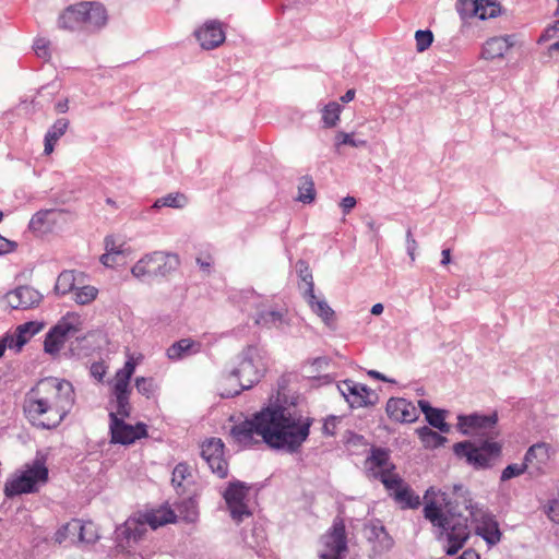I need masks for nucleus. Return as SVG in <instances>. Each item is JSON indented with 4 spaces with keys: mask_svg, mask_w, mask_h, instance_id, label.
I'll return each instance as SVG.
<instances>
[{
    "mask_svg": "<svg viewBox=\"0 0 559 559\" xmlns=\"http://www.w3.org/2000/svg\"><path fill=\"white\" fill-rule=\"evenodd\" d=\"M309 419L292 408L269 406L235 425L230 436L242 448L266 443L271 448L294 451L309 436Z\"/></svg>",
    "mask_w": 559,
    "mask_h": 559,
    "instance_id": "1",
    "label": "nucleus"
},
{
    "mask_svg": "<svg viewBox=\"0 0 559 559\" xmlns=\"http://www.w3.org/2000/svg\"><path fill=\"white\" fill-rule=\"evenodd\" d=\"M476 510L462 486H454L450 495L431 487L424 496V515L437 530L438 538L447 540L449 555L457 552L467 540L468 516Z\"/></svg>",
    "mask_w": 559,
    "mask_h": 559,
    "instance_id": "2",
    "label": "nucleus"
},
{
    "mask_svg": "<svg viewBox=\"0 0 559 559\" xmlns=\"http://www.w3.org/2000/svg\"><path fill=\"white\" fill-rule=\"evenodd\" d=\"M74 400V389L69 381L45 378L26 393L23 411L33 426L52 429L59 426L71 411Z\"/></svg>",
    "mask_w": 559,
    "mask_h": 559,
    "instance_id": "3",
    "label": "nucleus"
},
{
    "mask_svg": "<svg viewBox=\"0 0 559 559\" xmlns=\"http://www.w3.org/2000/svg\"><path fill=\"white\" fill-rule=\"evenodd\" d=\"M496 415L492 416H460L459 427L464 433H475L484 439L465 441L454 445V452L475 467L487 466L500 453V445L493 441L496 432Z\"/></svg>",
    "mask_w": 559,
    "mask_h": 559,
    "instance_id": "4",
    "label": "nucleus"
},
{
    "mask_svg": "<svg viewBox=\"0 0 559 559\" xmlns=\"http://www.w3.org/2000/svg\"><path fill=\"white\" fill-rule=\"evenodd\" d=\"M230 300L260 328L278 329L289 323V310L283 300L265 298L252 288L234 292Z\"/></svg>",
    "mask_w": 559,
    "mask_h": 559,
    "instance_id": "5",
    "label": "nucleus"
},
{
    "mask_svg": "<svg viewBox=\"0 0 559 559\" xmlns=\"http://www.w3.org/2000/svg\"><path fill=\"white\" fill-rule=\"evenodd\" d=\"M266 370L264 355L257 347H249L229 377V381L236 379L239 389H235L229 394H238L241 390L250 389L260 381Z\"/></svg>",
    "mask_w": 559,
    "mask_h": 559,
    "instance_id": "6",
    "label": "nucleus"
},
{
    "mask_svg": "<svg viewBox=\"0 0 559 559\" xmlns=\"http://www.w3.org/2000/svg\"><path fill=\"white\" fill-rule=\"evenodd\" d=\"M48 480V468L44 460L37 459L15 474L4 486V492L8 497L22 493L35 492L38 487Z\"/></svg>",
    "mask_w": 559,
    "mask_h": 559,
    "instance_id": "7",
    "label": "nucleus"
},
{
    "mask_svg": "<svg viewBox=\"0 0 559 559\" xmlns=\"http://www.w3.org/2000/svg\"><path fill=\"white\" fill-rule=\"evenodd\" d=\"M84 320L76 312H68L58 323L48 332L44 348L50 355L58 354L64 346L68 338L75 336L83 330Z\"/></svg>",
    "mask_w": 559,
    "mask_h": 559,
    "instance_id": "8",
    "label": "nucleus"
},
{
    "mask_svg": "<svg viewBox=\"0 0 559 559\" xmlns=\"http://www.w3.org/2000/svg\"><path fill=\"white\" fill-rule=\"evenodd\" d=\"M136 361L130 357L124 366L119 369L111 381V395L116 401L117 414L121 417H128L131 413L130 395L131 386L130 380L136 367Z\"/></svg>",
    "mask_w": 559,
    "mask_h": 559,
    "instance_id": "9",
    "label": "nucleus"
},
{
    "mask_svg": "<svg viewBox=\"0 0 559 559\" xmlns=\"http://www.w3.org/2000/svg\"><path fill=\"white\" fill-rule=\"evenodd\" d=\"M173 263H177L176 257L164 252H154L140 259L132 267L131 272L138 278L153 275H166L173 267Z\"/></svg>",
    "mask_w": 559,
    "mask_h": 559,
    "instance_id": "10",
    "label": "nucleus"
},
{
    "mask_svg": "<svg viewBox=\"0 0 559 559\" xmlns=\"http://www.w3.org/2000/svg\"><path fill=\"white\" fill-rule=\"evenodd\" d=\"M322 540L323 549L320 552V559H343L347 545L345 525L342 521L335 522Z\"/></svg>",
    "mask_w": 559,
    "mask_h": 559,
    "instance_id": "11",
    "label": "nucleus"
},
{
    "mask_svg": "<svg viewBox=\"0 0 559 559\" xmlns=\"http://www.w3.org/2000/svg\"><path fill=\"white\" fill-rule=\"evenodd\" d=\"M110 432L111 440L121 444H131L147 436L144 424H136L135 426L126 424L122 419L118 418L117 412L110 413Z\"/></svg>",
    "mask_w": 559,
    "mask_h": 559,
    "instance_id": "12",
    "label": "nucleus"
},
{
    "mask_svg": "<svg viewBox=\"0 0 559 559\" xmlns=\"http://www.w3.org/2000/svg\"><path fill=\"white\" fill-rule=\"evenodd\" d=\"M383 485L391 495L394 497L396 502L403 506V508H417L420 504L419 496L415 495L413 489L403 481L395 473L383 474Z\"/></svg>",
    "mask_w": 559,
    "mask_h": 559,
    "instance_id": "13",
    "label": "nucleus"
},
{
    "mask_svg": "<svg viewBox=\"0 0 559 559\" xmlns=\"http://www.w3.org/2000/svg\"><path fill=\"white\" fill-rule=\"evenodd\" d=\"M249 487L241 483H233L225 492L226 503L230 510L234 520L240 522L243 516H249L248 508Z\"/></svg>",
    "mask_w": 559,
    "mask_h": 559,
    "instance_id": "14",
    "label": "nucleus"
},
{
    "mask_svg": "<svg viewBox=\"0 0 559 559\" xmlns=\"http://www.w3.org/2000/svg\"><path fill=\"white\" fill-rule=\"evenodd\" d=\"M457 2L459 11L463 16L486 20L501 13V4L498 0H457Z\"/></svg>",
    "mask_w": 559,
    "mask_h": 559,
    "instance_id": "15",
    "label": "nucleus"
},
{
    "mask_svg": "<svg viewBox=\"0 0 559 559\" xmlns=\"http://www.w3.org/2000/svg\"><path fill=\"white\" fill-rule=\"evenodd\" d=\"M338 388L353 407L373 405L378 400L377 394L371 389L352 380L343 381Z\"/></svg>",
    "mask_w": 559,
    "mask_h": 559,
    "instance_id": "16",
    "label": "nucleus"
},
{
    "mask_svg": "<svg viewBox=\"0 0 559 559\" xmlns=\"http://www.w3.org/2000/svg\"><path fill=\"white\" fill-rule=\"evenodd\" d=\"M201 455L213 473L222 478L227 475L228 464L224 457V443L221 439L211 438L203 442Z\"/></svg>",
    "mask_w": 559,
    "mask_h": 559,
    "instance_id": "17",
    "label": "nucleus"
},
{
    "mask_svg": "<svg viewBox=\"0 0 559 559\" xmlns=\"http://www.w3.org/2000/svg\"><path fill=\"white\" fill-rule=\"evenodd\" d=\"M472 523L475 524V530L489 545H496L500 542L501 532L497 521L484 510L479 509L471 511Z\"/></svg>",
    "mask_w": 559,
    "mask_h": 559,
    "instance_id": "18",
    "label": "nucleus"
},
{
    "mask_svg": "<svg viewBox=\"0 0 559 559\" xmlns=\"http://www.w3.org/2000/svg\"><path fill=\"white\" fill-rule=\"evenodd\" d=\"M385 412L391 420L400 424L414 423L419 417L417 407L403 397L389 399Z\"/></svg>",
    "mask_w": 559,
    "mask_h": 559,
    "instance_id": "19",
    "label": "nucleus"
},
{
    "mask_svg": "<svg viewBox=\"0 0 559 559\" xmlns=\"http://www.w3.org/2000/svg\"><path fill=\"white\" fill-rule=\"evenodd\" d=\"M554 451L547 443L532 445L525 455V468L531 474H542L549 466Z\"/></svg>",
    "mask_w": 559,
    "mask_h": 559,
    "instance_id": "20",
    "label": "nucleus"
},
{
    "mask_svg": "<svg viewBox=\"0 0 559 559\" xmlns=\"http://www.w3.org/2000/svg\"><path fill=\"white\" fill-rule=\"evenodd\" d=\"M304 281L307 284V299L311 310L321 318V320L330 328L336 323L335 311L324 301L314 295L313 281L310 273L304 275Z\"/></svg>",
    "mask_w": 559,
    "mask_h": 559,
    "instance_id": "21",
    "label": "nucleus"
},
{
    "mask_svg": "<svg viewBox=\"0 0 559 559\" xmlns=\"http://www.w3.org/2000/svg\"><path fill=\"white\" fill-rule=\"evenodd\" d=\"M129 248L126 242L115 236L105 238V253L100 257V262L107 267L123 265L127 262Z\"/></svg>",
    "mask_w": 559,
    "mask_h": 559,
    "instance_id": "22",
    "label": "nucleus"
},
{
    "mask_svg": "<svg viewBox=\"0 0 559 559\" xmlns=\"http://www.w3.org/2000/svg\"><path fill=\"white\" fill-rule=\"evenodd\" d=\"M41 324L37 322H27L19 325L12 335H7L0 341L5 344V348H15L21 350L22 347L41 329Z\"/></svg>",
    "mask_w": 559,
    "mask_h": 559,
    "instance_id": "23",
    "label": "nucleus"
},
{
    "mask_svg": "<svg viewBox=\"0 0 559 559\" xmlns=\"http://www.w3.org/2000/svg\"><path fill=\"white\" fill-rule=\"evenodd\" d=\"M83 24L88 32L98 31L107 23L108 15L105 7L96 1H84Z\"/></svg>",
    "mask_w": 559,
    "mask_h": 559,
    "instance_id": "24",
    "label": "nucleus"
},
{
    "mask_svg": "<svg viewBox=\"0 0 559 559\" xmlns=\"http://www.w3.org/2000/svg\"><path fill=\"white\" fill-rule=\"evenodd\" d=\"M197 39L204 49H214L225 40V33L217 22H207L195 32Z\"/></svg>",
    "mask_w": 559,
    "mask_h": 559,
    "instance_id": "25",
    "label": "nucleus"
},
{
    "mask_svg": "<svg viewBox=\"0 0 559 559\" xmlns=\"http://www.w3.org/2000/svg\"><path fill=\"white\" fill-rule=\"evenodd\" d=\"M514 45V36H495L485 41L481 56L487 60L501 59Z\"/></svg>",
    "mask_w": 559,
    "mask_h": 559,
    "instance_id": "26",
    "label": "nucleus"
},
{
    "mask_svg": "<svg viewBox=\"0 0 559 559\" xmlns=\"http://www.w3.org/2000/svg\"><path fill=\"white\" fill-rule=\"evenodd\" d=\"M5 299L12 309H28L39 304L40 296L35 289L21 286L7 294Z\"/></svg>",
    "mask_w": 559,
    "mask_h": 559,
    "instance_id": "27",
    "label": "nucleus"
},
{
    "mask_svg": "<svg viewBox=\"0 0 559 559\" xmlns=\"http://www.w3.org/2000/svg\"><path fill=\"white\" fill-rule=\"evenodd\" d=\"M85 7L86 5L83 1L66 8L58 19L59 27L71 32L76 29H84L83 15L85 13Z\"/></svg>",
    "mask_w": 559,
    "mask_h": 559,
    "instance_id": "28",
    "label": "nucleus"
},
{
    "mask_svg": "<svg viewBox=\"0 0 559 559\" xmlns=\"http://www.w3.org/2000/svg\"><path fill=\"white\" fill-rule=\"evenodd\" d=\"M142 514L144 515V521L147 522V525L152 530H156L169 523H175L178 516L175 511L166 506L158 509H152Z\"/></svg>",
    "mask_w": 559,
    "mask_h": 559,
    "instance_id": "29",
    "label": "nucleus"
},
{
    "mask_svg": "<svg viewBox=\"0 0 559 559\" xmlns=\"http://www.w3.org/2000/svg\"><path fill=\"white\" fill-rule=\"evenodd\" d=\"M202 344L191 338H182L167 349V356L171 360H179L201 352Z\"/></svg>",
    "mask_w": 559,
    "mask_h": 559,
    "instance_id": "30",
    "label": "nucleus"
},
{
    "mask_svg": "<svg viewBox=\"0 0 559 559\" xmlns=\"http://www.w3.org/2000/svg\"><path fill=\"white\" fill-rule=\"evenodd\" d=\"M369 468L373 472L374 476H379L383 483L384 473H393L392 465L389 462V453L382 449H374L368 459Z\"/></svg>",
    "mask_w": 559,
    "mask_h": 559,
    "instance_id": "31",
    "label": "nucleus"
},
{
    "mask_svg": "<svg viewBox=\"0 0 559 559\" xmlns=\"http://www.w3.org/2000/svg\"><path fill=\"white\" fill-rule=\"evenodd\" d=\"M147 522L144 521V515L140 513L138 516L130 518L126 521L123 528L119 530L128 540H139L146 532Z\"/></svg>",
    "mask_w": 559,
    "mask_h": 559,
    "instance_id": "32",
    "label": "nucleus"
},
{
    "mask_svg": "<svg viewBox=\"0 0 559 559\" xmlns=\"http://www.w3.org/2000/svg\"><path fill=\"white\" fill-rule=\"evenodd\" d=\"M418 405L431 426L438 428L442 432H448L450 430L449 425L444 421L443 411L431 407L427 401H419Z\"/></svg>",
    "mask_w": 559,
    "mask_h": 559,
    "instance_id": "33",
    "label": "nucleus"
},
{
    "mask_svg": "<svg viewBox=\"0 0 559 559\" xmlns=\"http://www.w3.org/2000/svg\"><path fill=\"white\" fill-rule=\"evenodd\" d=\"M56 210H44L37 212L31 219L29 227L37 233H46L50 230L56 223Z\"/></svg>",
    "mask_w": 559,
    "mask_h": 559,
    "instance_id": "34",
    "label": "nucleus"
},
{
    "mask_svg": "<svg viewBox=\"0 0 559 559\" xmlns=\"http://www.w3.org/2000/svg\"><path fill=\"white\" fill-rule=\"evenodd\" d=\"M63 530L73 533L79 532V538L81 542L93 543L97 538L92 523L82 524L79 520H73L68 523Z\"/></svg>",
    "mask_w": 559,
    "mask_h": 559,
    "instance_id": "35",
    "label": "nucleus"
},
{
    "mask_svg": "<svg viewBox=\"0 0 559 559\" xmlns=\"http://www.w3.org/2000/svg\"><path fill=\"white\" fill-rule=\"evenodd\" d=\"M136 391L146 399L156 396L158 385L152 377H138L134 382Z\"/></svg>",
    "mask_w": 559,
    "mask_h": 559,
    "instance_id": "36",
    "label": "nucleus"
},
{
    "mask_svg": "<svg viewBox=\"0 0 559 559\" xmlns=\"http://www.w3.org/2000/svg\"><path fill=\"white\" fill-rule=\"evenodd\" d=\"M75 272L74 271H63L59 274L55 289L60 295H66L72 292L75 287Z\"/></svg>",
    "mask_w": 559,
    "mask_h": 559,
    "instance_id": "37",
    "label": "nucleus"
},
{
    "mask_svg": "<svg viewBox=\"0 0 559 559\" xmlns=\"http://www.w3.org/2000/svg\"><path fill=\"white\" fill-rule=\"evenodd\" d=\"M418 436L426 448H437L444 443L445 438L428 427L417 430Z\"/></svg>",
    "mask_w": 559,
    "mask_h": 559,
    "instance_id": "38",
    "label": "nucleus"
},
{
    "mask_svg": "<svg viewBox=\"0 0 559 559\" xmlns=\"http://www.w3.org/2000/svg\"><path fill=\"white\" fill-rule=\"evenodd\" d=\"M187 203V197L182 193H170L167 197L160 198L155 201L153 207L160 209L163 206L182 207Z\"/></svg>",
    "mask_w": 559,
    "mask_h": 559,
    "instance_id": "39",
    "label": "nucleus"
},
{
    "mask_svg": "<svg viewBox=\"0 0 559 559\" xmlns=\"http://www.w3.org/2000/svg\"><path fill=\"white\" fill-rule=\"evenodd\" d=\"M341 111H342V107L340 104H337L335 102L328 104L324 107L323 115H322L324 126L326 128L335 127L340 119Z\"/></svg>",
    "mask_w": 559,
    "mask_h": 559,
    "instance_id": "40",
    "label": "nucleus"
},
{
    "mask_svg": "<svg viewBox=\"0 0 559 559\" xmlns=\"http://www.w3.org/2000/svg\"><path fill=\"white\" fill-rule=\"evenodd\" d=\"M299 197L298 200L304 203H310L316 198L314 183L311 178L304 177L300 179V183L298 187Z\"/></svg>",
    "mask_w": 559,
    "mask_h": 559,
    "instance_id": "41",
    "label": "nucleus"
},
{
    "mask_svg": "<svg viewBox=\"0 0 559 559\" xmlns=\"http://www.w3.org/2000/svg\"><path fill=\"white\" fill-rule=\"evenodd\" d=\"M192 477L190 467L186 463H179L175 466L173 472L171 483L175 487L179 488L183 486L185 481H188Z\"/></svg>",
    "mask_w": 559,
    "mask_h": 559,
    "instance_id": "42",
    "label": "nucleus"
},
{
    "mask_svg": "<svg viewBox=\"0 0 559 559\" xmlns=\"http://www.w3.org/2000/svg\"><path fill=\"white\" fill-rule=\"evenodd\" d=\"M179 516L187 522H194L198 518L197 502L193 499L185 500L178 506Z\"/></svg>",
    "mask_w": 559,
    "mask_h": 559,
    "instance_id": "43",
    "label": "nucleus"
},
{
    "mask_svg": "<svg viewBox=\"0 0 559 559\" xmlns=\"http://www.w3.org/2000/svg\"><path fill=\"white\" fill-rule=\"evenodd\" d=\"M98 289L94 286L86 285L75 292V302L79 305H88L96 299Z\"/></svg>",
    "mask_w": 559,
    "mask_h": 559,
    "instance_id": "44",
    "label": "nucleus"
},
{
    "mask_svg": "<svg viewBox=\"0 0 559 559\" xmlns=\"http://www.w3.org/2000/svg\"><path fill=\"white\" fill-rule=\"evenodd\" d=\"M416 49L423 52L430 47L433 40V35L430 31H417L415 34Z\"/></svg>",
    "mask_w": 559,
    "mask_h": 559,
    "instance_id": "45",
    "label": "nucleus"
},
{
    "mask_svg": "<svg viewBox=\"0 0 559 559\" xmlns=\"http://www.w3.org/2000/svg\"><path fill=\"white\" fill-rule=\"evenodd\" d=\"M49 45L50 43L44 38H39L34 44V50L37 57L41 59L49 58Z\"/></svg>",
    "mask_w": 559,
    "mask_h": 559,
    "instance_id": "46",
    "label": "nucleus"
},
{
    "mask_svg": "<svg viewBox=\"0 0 559 559\" xmlns=\"http://www.w3.org/2000/svg\"><path fill=\"white\" fill-rule=\"evenodd\" d=\"M68 127H69V120L66 118H61V119H58L53 123V126L51 127V129L48 132L50 134H52L53 136H57L58 139H60L68 130Z\"/></svg>",
    "mask_w": 559,
    "mask_h": 559,
    "instance_id": "47",
    "label": "nucleus"
},
{
    "mask_svg": "<svg viewBox=\"0 0 559 559\" xmlns=\"http://www.w3.org/2000/svg\"><path fill=\"white\" fill-rule=\"evenodd\" d=\"M90 371L97 381H102L107 372V366L104 361H96L92 364Z\"/></svg>",
    "mask_w": 559,
    "mask_h": 559,
    "instance_id": "48",
    "label": "nucleus"
},
{
    "mask_svg": "<svg viewBox=\"0 0 559 559\" xmlns=\"http://www.w3.org/2000/svg\"><path fill=\"white\" fill-rule=\"evenodd\" d=\"M525 466L523 465H509L504 471L502 472V479H510L512 477L519 476L524 472Z\"/></svg>",
    "mask_w": 559,
    "mask_h": 559,
    "instance_id": "49",
    "label": "nucleus"
},
{
    "mask_svg": "<svg viewBox=\"0 0 559 559\" xmlns=\"http://www.w3.org/2000/svg\"><path fill=\"white\" fill-rule=\"evenodd\" d=\"M336 140L338 145L358 146V143L355 142L353 135L345 132H338Z\"/></svg>",
    "mask_w": 559,
    "mask_h": 559,
    "instance_id": "50",
    "label": "nucleus"
},
{
    "mask_svg": "<svg viewBox=\"0 0 559 559\" xmlns=\"http://www.w3.org/2000/svg\"><path fill=\"white\" fill-rule=\"evenodd\" d=\"M547 514L552 522L559 523V502L551 501L548 506Z\"/></svg>",
    "mask_w": 559,
    "mask_h": 559,
    "instance_id": "51",
    "label": "nucleus"
},
{
    "mask_svg": "<svg viewBox=\"0 0 559 559\" xmlns=\"http://www.w3.org/2000/svg\"><path fill=\"white\" fill-rule=\"evenodd\" d=\"M58 138L47 132L45 136V154L50 155L55 150V144L58 142Z\"/></svg>",
    "mask_w": 559,
    "mask_h": 559,
    "instance_id": "52",
    "label": "nucleus"
},
{
    "mask_svg": "<svg viewBox=\"0 0 559 559\" xmlns=\"http://www.w3.org/2000/svg\"><path fill=\"white\" fill-rule=\"evenodd\" d=\"M356 205V199L354 197H346L342 200L341 206L344 214H348Z\"/></svg>",
    "mask_w": 559,
    "mask_h": 559,
    "instance_id": "53",
    "label": "nucleus"
},
{
    "mask_svg": "<svg viewBox=\"0 0 559 559\" xmlns=\"http://www.w3.org/2000/svg\"><path fill=\"white\" fill-rule=\"evenodd\" d=\"M15 248V243L9 241L8 239L0 236V254H4L13 251Z\"/></svg>",
    "mask_w": 559,
    "mask_h": 559,
    "instance_id": "54",
    "label": "nucleus"
},
{
    "mask_svg": "<svg viewBox=\"0 0 559 559\" xmlns=\"http://www.w3.org/2000/svg\"><path fill=\"white\" fill-rule=\"evenodd\" d=\"M559 31V20L554 23L552 26L548 27L545 31V34L542 36V38L549 39L555 36V33Z\"/></svg>",
    "mask_w": 559,
    "mask_h": 559,
    "instance_id": "55",
    "label": "nucleus"
},
{
    "mask_svg": "<svg viewBox=\"0 0 559 559\" xmlns=\"http://www.w3.org/2000/svg\"><path fill=\"white\" fill-rule=\"evenodd\" d=\"M198 263L200 264V267L204 271H210V267L212 265V258L210 255L205 257V259H202V258H198L197 259Z\"/></svg>",
    "mask_w": 559,
    "mask_h": 559,
    "instance_id": "56",
    "label": "nucleus"
},
{
    "mask_svg": "<svg viewBox=\"0 0 559 559\" xmlns=\"http://www.w3.org/2000/svg\"><path fill=\"white\" fill-rule=\"evenodd\" d=\"M456 559H480V557L474 549H466Z\"/></svg>",
    "mask_w": 559,
    "mask_h": 559,
    "instance_id": "57",
    "label": "nucleus"
},
{
    "mask_svg": "<svg viewBox=\"0 0 559 559\" xmlns=\"http://www.w3.org/2000/svg\"><path fill=\"white\" fill-rule=\"evenodd\" d=\"M450 254H451L450 249L442 250V260H441L442 264L447 265L450 263V261H451Z\"/></svg>",
    "mask_w": 559,
    "mask_h": 559,
    "instance_id": "58",
    "label": "nucleus"
},
{
    "mask_svg": "<svg viewBox=\"0 0 559 559\" xmlns=\"http://www.w3.org/2000/svg\"><path fill=\"white\" fill-rule=\"evenodd\" d=\"M355 97V90H348L345 95L342 96V100L347 103V102H350L353 100Z\"/></svg>",
    "mask_w": 559,
    "mask_h": 559,
    "instance_id": "59",
    "label": "nucleus"
},
{
    "mask_svg": "<svg viewBox=\"0 0 559 559\" xmlns=\"http://www.w3.org/2000/svg\"><path fill=\"white\" fill-rule=\"evenodd\" d=\"M383 311V306L381 304H376L372 309H371V313L374 314V316H379L381 314Z\"/></svg>",
    "mask_w": 559,
    "mask_h": 559,
    "instance_id": "60",
    "label": "nucleus"
},
{
    "mask_svg": "<svg viewBox=\"0 0 559 559\" xmlns=\"http://www.w3.org/2000/svg\"><path fill=\"white\" fill-rule=\"evenodd\" d=\"M56 109L59 111V112H66L68 110V100H64L63 103H58L56 105Z\"/></svg>",
    "mask_w": 559,
    "mask_h": 559,
    "instance_id": "61",
    "label": "nucleus"
},
{
    "mask_svg": "<svg viewBox=\"0 0 559 559\" xmlns=\"http://www.w3.org/2000/svg\"><path fill=\"white\" fill-rule=\"evenodd\" d=\"M369 376L374 379L381 380V381H386V379L383 374H381L380 372L374 371V370L369 371Z\"/></svg>",
    "mask_w": 559,
    "mask_h": 559,
    "instance_id": "62",
    "label": "nucleus"
},
{
    "mask_svg": "<svg viewBox=\"0 0 559 559\" xmlns=\"http://www.w3.org/2000/svg\"><path fill=\"white\" fill-rule=\"evenodd\" d=\"M550 50L559 51V40L550 46Z\"/></svg>",
    "mask_w": 559,
    "mask_h": 559,
    "instance_id": "63",
    "label": "nucleus"
},
{
    "mask_svg": "<svg viewBox=\"0 0 559 559\" xmlns=\"http://www.w3.org/2000/svg\"><path fill=\"white\" fill-rule=\"evenodd\" d=\"M4 352H5V344H0V357L3 356Z\"/></svg>",
    "mask_w": 559,
    "mask_h": 559,
    "instance_id": "64",
    "label": "nucleus"
}]
</instances>
